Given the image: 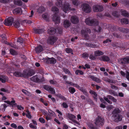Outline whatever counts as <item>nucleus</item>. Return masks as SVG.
<instances>
[{"mask_svg":"<svg viewBox=\"0 0 129 129\" xmlns=\"http://www.w3.org/2000/svg\"><path fill=\"white\" fill-rule=\"evenodd\" d=\"M52 11L54 12V16L53 17L52 20L55 22L56 24H58L60 23V18L58 16L59 12L58 9L55 7H53L51 9Z\"/></svg>","mask_w":129,"mask_h":129,"instance_id":"nucleus-1","label":"nucleus"},{"mask_svg":"<svg viewBox=\"0 0 129 129\" xmlns=\"http://www.w3.org/2000/svg\"><path fill=\"white\" fill-rule=\"evenodd\" d=\"M91 31V30L89 28H86L85 29L82 30L81 31V34L86 40H88L89 38V34H90Z\"/></svg>","mask_w":129,"mask_h":129,"instance_id":"nucleus-2","label":"nucleus"},{"mask_svg":"<svg viewBox=\"0 0 129 129\" xmlns=\"http://www.w3.org/2000/svg\"><path fill=\"white\" fill-rule=\"evenodd\" d=\"M86 24L89 25L96 26L99 24V22L96 20L93 19H90L89 18H87L85 20Z\"/></svg>","mask_w":129,"mask_h":129,"instance_id":"nucleus-3","label":"nucleus"},{"mask_svg":"<svg viewBox=\"0 0 129 129\" xmlns=\"http://www.w3.org/2000/svg\"><path fill=\"white\" fill-rule=\"evenodd\" d=\"M66 117L75 123L74 124L75 125H76V124L80 125V123L74 119L76 118V116L74 115L71 113H68L67 114Z\"/></svg>","mask_w":129,"mask_h":129,"instance_id":"nucleus-4","label":"nucleus"},{"mask_svg":"<svg viewBox=\"0 0 129 129\" xmlns=\"http://www.w3.org/2000/svg\"><path fill=\"white\" fill-rule=\"evenodd\" d=\"M104 119L102 117L98 116L96 119L95 123L96 125L103 126L104 124Z\"/></svg>","mask_w":129,"mask_h":129,"instance_id":"nucleus-5","label":"nucleus"},{"mask_svg":"<svg viewBox=\"0 0 129 129\" xmlns=\"http://www.w3.org/2000/svg\"><path fill=\"white\" fill-rule=\"evenodd\" d=\"M82 10L86 13H88L91 12V8L88 4L84 3L82 4Z\"/></svg>","mask_w":129,"mask_h":129,"instance_id":"nucleus-6","label":"nucleus"},{"mask_svg":"<svg viewBox=\"0 0 129 129\" xmlns=\"http://www.w3.org/2000/svg\"><path fill=\"white\" fill-rule=\"evenodd\" d=\"M118 60L119 63L122 64L129 63V57L120 58Z\"/></svg>","mask_w":129,"mask_h":129,"instance_id":"nucleus-7","label":"nucleus"},{"mask_svg":"<svg viewBox=\"0 0 129 129\" xmlns=\"http://www.w3.org/2000/svg\"><path fill=\"white\" fill-rule=\"evenodd\" d=\"M43 88L45 89L51 93L54 94L55 93V91L54 89L48 85H44Z\"/></svg>","mask_w":129,"mask_h":129,"instance_id":"nucleus-8","label":"nucleus"},{"mask_svg":"<svg viewBox=\"0 0 129 129\" xmlns=\"http://www.w3.org/2000/svg\"><path fill=\"white\" fill-rule=\"evenodd\" d=\"M13 21V18L12 17H10L8 18L7 19H5L4 23L5 25L9 26L11 25Z\"/></svg>","mask_w":129,"mask_h":129,"instance_id":"nucleus-9","label":"nucleus"},{"mask_svg":"<svg viewBox=\"0 0 129 129\" xmlns=\"http://www.w3.org/2000/svg\"><path fill=\"white\" fill-rule=\"evenodd\" d=\"M93 11L94 12H101L103 10V7L102 6L96 5L93 7Z\"/></svg>","mask_w":129,"mask_h":129,"instance_id":"nucleus-10","label":"nucleus"},{"mask_svg":"<svg viewBox=\"0 0 129 129\" xmlns=\"http://www.w3.org/2000/svg\"><path fill=\"white\" fill-rule=\"evenodd\" d=\"M57 40V38L55 37H50L47 40V43L49 44H53Z\"/></svg>","mask_w":129,"mask_h":129,"instance_id":"nucleus-11","label":"nucleus"},{"mask_svg":"<svg viewBox=\"0 0 129 129\" xmlns=\"http://www.w3.org/2000/svg\"><path fill=\"white\" fill-rule=\"evenodd\" d=\"M112 116L114 117V121L116 122H118L122 120V116L120 114L112 115Z\"/></svg>","mask_w":129,"mask_h":129,"instance_id":"nucleus-12","label":"nucleus"},{"mask_svg":"<svg viewBox=\"0 0 129 129\" xmlns=\"http://www.w3.org/2000/svg\"><path fill=\"white\" fill-rule=\"evenodd\" d=\"M34 33L38 34H40L43 33L44 31L43 28H40V27L35 28H34Z\"/></svg>","mask_w":129,"mask_h":129,"instance_id":"nucleus-13","label":"nucleus"},{"mask_svg":"<svg viewBox=\"0 0 129 129\" xmlns=\"http://www.w3.org/2000/svg\"><path fill=\"white\" fill-rule=\"evenodd\" d=\"M71 20L72 23L74 24H76L79 22V20L76 16H73L71 17Z\"/></svg>","mask_w":129,"mask_h":129,"instance_id":"nucleus-14","label":"nucleus"},{"mask_svg":"<svg viewBox=\"0 0 129 129\" xmlns=\"http://www.w3.org/2000/svg\"><path fill=\"white\" fill-rule=\"evenodd\" d=\"M89 93L91 94H93L94 95L93 96L94 100L96 102L97 101L98 94L96 92L94 91L90 90L89 92Z\"/></svg>","mask_w":129,"mask_h":129,"instance_id":"nucleus-15","label":"nucleus"},{"mask_svg":"<svg viewBox=\"0 0 129 129\" xmlns=\"http://www.w3.org/2000/svg\"><path fill=\"white\" fill-rule=\"evenodd\" d=\"M43 50V48L41 45H39L36 47L35 50L37 53H40Z\"/></svg>","mask_w":129,"mask_h":129,"instance_id":"nucleus-16","label":"nucleus"},{"mask_svg":"<svg viewBox=\"0 0 129 129\" xmlns=\"http://www.w3.org/2000/svg\"><path fill=\"white\" fill-rule=\"evenodd\" d=\"M56 30L55 28L52 27L48 30V34L50 35H53L56 32Z\"/></svg>","mask_w":129,"mask_h":129,"instance_id":"nucleus-17","label":"nucleus"},{"mask_svg":"<svg viewBox=\"0 0 129 129\" xmlns=\"http://www.w3.org/2000/svg\"><path fill=\"white\" fill-rule=\"evenodd\" d=\"M121 111L118 108H115L112 112V113L113 115H114L117 114H120L121 112Z\"/></svg>","mask_w":129,"mask_h":129,"instance_id":"nucleus-18","label":"nucleus"},{"mask_svg":"<svg viewBox=\"0 0 129 129\" xmlns=\"http://www.w3.org/2000/svg\"><path fill=\"white\" fill-rule=\"evenodd\" d=\"M70 10V6L69 4L67 3L64 5L63 8V10L64 12L67 13V11H69Z\"/></svg>","mask_w":129,"mask_h":129,"instance_id":"nucleus-19","label":"nucleus"},{"mask_svg":"<svg viewBox=\"0 0 129 129\" xmlns=\"http://www.w3.org/2000/svg\"><path fill=\"white\" fill-rule=\"evenodd\" d=\"M71 25V23L68 20H65L63 22V25L66 28H67L70 27Z\"/></svg>","mask_w":129,"mask_h":129,"instance_id":"nucleus-20","label":"nucleus"},{"mask_svg":"<svg viewBox=\"0 0 129 129\" xmlns=\"http://www.w3.org/2000/svg\"><path fill=\"white\" fill-rule=\"evenodd\" d=\"M118 29L120 31L124 33H127L129 32V29L127 28H124L122 27H119L118 28Z\"/></svg>","mask_w":129,"mask_h":129,"instance_id":"nucleus-21","label":"nucleus"},{"mask_svg":"<svg viewBox=\"0 0 129 129\" xmlns=\"http://www.w3.org/2000/svg\"><path fill=\"white\" fill-rule=\"evenodd\" d=\"M100 59L104 61H108L110 60V58L108 56L104 55L100 57Z\"/></svg>","mask_w":129,"mask_h":129,"instance_id":"nucleus-22","label":"nucleus"},{"mask_svg":"<svg viewBox=\"0 0 129 129\" xmlns=\"http://www.w3.org/2000/svg\"><path fill=\"white\" fill-rule=\"evenodd\" d=\"M47 61L49 63L52 64H54L56 62V60L53 58H48Z\"/></svg>","mask_w":129,"mask_h":129,"instance_id":"nucleus-23","label":"nucleus"},{"mask_svg":"<svg viewBox=\"0 0 129 129\" xmlns=\"http://www.w3.org/2000/svg\"><path fill=\"white\" fill-rule=\"evenodd\" d=\"M120 12L122 15L127 17H129V14L126 11L121 9L120 10Z\"/></svg>","mask_w":129,"mask_h":129,"instance_id":"nucleus-24","label":"nucleus"},{"mask_svg":"<svg viewBox=\"0 0 129 129\" xmlns=\"http://www.w3.org/2000/svg\"><path fill=\"white\" fill-rule=\"evenodd\" d=\"M35 71L33 69L29 70L27 71V77H30L35 74Z\"/></svg>","mask_w":129,"mask_h":129,"instance_id":"nucleus-25","label":"nucleus"},{"mask_svg":"<svg viewBox=\"0 0 129 129\" xmlns=\"http://www.w3.org/2000/svg\"><path fill=\"white\" fill-rule=\"evenodd\" d=\"M94 53L96 56H99L103 55L104 53L101 51L98 50L95 51Z\"/></svg>","mask_w":129,"mask_h":129,"instance_id":"nucleus-26","label":"nucleus"},{"mask_svg":"<svg viewBox=\"0 0 129 129\" xmlns=\"http://www.w3.org/2000/svg\"><path fill=\"white\" fill-rule=\"evenodd\" d=\"M30 79L35 82H38L39 80V79L38 78L37 75L34 76L30 78Z\"/></svg>","mask_w":129,"mask_h":129,"instance_id":"nucleus-27","label":"nucleus"},{"mask_svg":"<svg viewBox=\"0 0 129 129\" xmlns=\"http://www.w3.org/2000/svg\"><path fill=\"white\" fill-rule=\"evenodd\" d=\"M13 75L14 76L17 77H22L21 73L20 72L15 71L13 73Z\"/></svg>","mask_w":129,"mask_h":129,"instance_id":"nucleus-28","label":"nucleus"},{"mask_svg":"<svg viewBox=\"0 0 129 129\" xmlns=\"http://www.w3.org/2000/svg\"><path fill=\"white\" fill-rule=\"evenodd\" d=\"M21 10V8H18L14 10H13V12L15 14H17L19 13Z\"/></svg>","mask_w":129,"mask_h":129,"instance_id":"nucleus-29","label":"nucleus"},{"mask_svg":"<svg viewBox=\"0 0 129 129\" xmlns=\"http://www.w3.org/2000/svg\"><path fill=\"white\" fill-rule=\"evenodd\" d=\"M121 22L122 24H127L128 23V20L127 19L123 18L121 20Z\"/></svg>","mask_w":129,"mask_h":129,"instance_id":"nucleus-30","label":"nucleus"},{"mask_svg":"<svg viewBox=\"0 0 129 129\" xmlns=\"http://www.w3.org/2000/svg\"><path fill=\"white\" fill-rule=\"evenodd\" d=\"M61 100H63L64 101H66L67 100V99L62 95L61 94L58 93L56 95Z\"/></svg>","mask_w":129,"mask_h":129,"instance_id":"nucleus-31","label":"nucleus"},{"mask_svg":"<svg viewBox=\"0 0 129 129\" xmlns=\"http://www.w3.org/2000/svg\"><path fill=\"white\" fill-rule=\"evenodd\" d=\"M68 90L69 92L72 94L74 93L76 91L75 89L72 87H70L68 88Z\"/></svg>","mask_w":129,"mask_h":129,"instance_id":"nucleus-32","label":"nucleus"},{"mask_svg":"<svg viewBox=\"0 0 129 129\" xmlns=\"http://www.w3.org/2000/svg\"><path fill=\"white\" fill-rule=\"evenodd\" d=\"M12 99L13 100H12L11 101H14V102L12 103H11L10 105V107H12L13 108H14L17 107V105H18L17 104V103H15V101L14 100V99L13 98H12Z\"/></svg>","mask_w":129,"mask_h":129,"instance_id":"nucleus-33","label":"nucleus"},{"mask_svg":"<svg viewBox=\"0 0 129 129\" xmlns=\"http://www.w3.org/2000/svg\"><path fill=\"white\" fill-rule=\"evenodd\" d=\"M62 69L63 72L66 74H68L69 75H71V74L70 71L67 68L63 67Z\"/></svg>","mask_w":129,"mask_h":129,"instance_id":"nucleus-34","label":"nucleus"},{"mask_svg":"<svg viewBox=\"0 0 129 129\" xmlns=\"http://www.w3.org/2000/svg\"><path fill=\"white\" fill-rule=\"evenodd\" d=\"M109 99L111 100L114 102H116L117 101V100L113 96L111 95H108L107 96Z\"/></svg>","mask_w":129,"mask_h":129,"instance_id":"nucleus-35","label":"nucleus"},{"mask_svg":"<svg viewBox=\"0 0 129 129\" xmlns=\"http://www.w3.org/2000/svg\"><path fill=\"white\" fill-rule=\"evenodd\" d=\"M22 77H27V72L26 70H24L23 71V73H21Z\"/></svg>","mask_w":129,"mask_h":129,"instance_id":"nucleus-36","label":"nucleus"},{"mask_svg":"<svg viewBox=\"0 0 129 129\" xmlns=\"http://www.w3.org/2000/svg\"><path fill=\"white\" fill-rule=\"evenodd\" d=\"M75 73L76 75H82L84 74V72L82 71L78 70H76L75 71Z\"/></svg>","mask_w":129,"mask_h":129,"instance_id":"nucleus-37","label":"nucleus"},{"mask_svg":"<svg viewBox=\"0 0 129 129\" xmlns=\"http://www.w3.org/2000/svg\"><path fill=\"white\" fill-rule=\"evenodd\" d=\"M45 10V8L43 6H41L38 10V12L40 13H42Z\"/></svg>","mask_w":129,"mask_h":129,"instance_id":"nucleus-38","label":"nucleus"},{"mask_svg":"<svg viewBox=\"0 0 129 129\" xmlns=\"http://www.w3.org/2000/svg\"><path fill=\"white\" fill-rule=\"evenodd\" d=\"M10 52L11 54L13 55H16L18 54L17 53L12 49H10Z\"/></svg>","mask_w":129,"mask_h":129,"instance_id":"nucleus-39","label":"nucleus"},{"mask_svg":"<svg viewBox=\"0 0 129 129\" xmlns=\"http://www.w3.org/2000/svg\"><path fill=\"white\" fill-rule=\"evenodd\" d=\"M85 45L90 47L95 48V45L90 43H86L84 44Z\"/></svg>","mask_w":129,"mask_h":129,"instance_id":"nucleus-40","label":"nucleus"},{"mask_svg":"<svg viewBox=\"0 0 129 129\" xmlns=\"http://www.w3.org/2000/svg\"><path fill=\"white\" fill-rule=\"evenodd\" d=\"M109 92L110 94L113 95L114 96H117L116 93L114 91L111 89L109 90Z\"/></svg>","mask_w":129,"mask_h":129,"instance_id":"nucleus-41","label":"nucleus"},{"mask_svg":"<svg viewBox=\"0 0 129 129\" xmlns=\"http://www.w3.org/2000/svg\"><path fill=\"white\" fill-rule=\"evenodd\" d=\"M89 56V54L87 53L84 52L82 55V57L85 59H87Z\"/></svg>","mask_w":129,"mask_h":129,"instance_id":"nucleus-42","label":"nucleus"},{"mask_svg":"<svg viewBox=\"0 0 129 129\" xmlns=\"http://www.w3.org/2000/svg\"><path fill=\"white\" fill-rule=\"evenodd\" d=\"M94 29V30L98 33H100L101 31L102 30L101 27L99 26H97Z\"/></svg>","mask_w":129,"mask_h":129,"instance_id":"nucleus-43","label":"nucleus"},{"mask_svg":"<svg viewBox=\"0 0 129 129\" xmlns=\"http://www.w3.org/2000/svg\"><path fill=\"white\" fill-rule=\"evenodd\" d=\"M65 50L67 53H71L72 54H73V50L71 49L67 48H66Z\"/></svg>","mask_w":129,"mask_h":129,"instance_id":"nucleus-44","label":"nucleus"},{"mask_svg":"<svg viewBox=\"0 0 129 129\" xmlns=\"http://www.w3.org/2000/svg\"><path fill=\"white\" fill-rule=\"evenodd\" d=\"M62 3V1L61 0H58L57 2L56 3V5L58 7H60L61 6Z\"/></svg>","mask_w":129,"mask_h":129,"instance_id":"nucleus-45","label":"nucleus"},{"mask_svg":"<svg viewBox=\"0 0 129 129\" xmlns=\"http://www.w3.org/2000/svg\"><path fill=\"white\" fill-rule=\"evenodd\" d=\"M49 82L50 84L53 85L54 86H56V85L57 84V81H54V80H50Z\"/></svg>","mask_w":129,"mask_h":129,"instance_id":"nucleus-46","label":"nucleus"},{"mask_svg":"<svg viewBox=\"0 0 129 129\" xmlns=\"http://www.w3.org/2000/svg\"><path fill=\"white\" fill-rule=\"evenodd\" d=\"M26 112L27 113V114H26V116L28 118L30 119L31 118V113L29 111L27 110L26 111Z\"/></svg>","mask_w":129,"mask_h":129,"instance_id":"nucleus-47","label":"nucleus"},{"mask_svg":"<svg viewBox=\"0 0 129 129\" xmlns=\"http://www.w3.org/2000/svg\"><path fill=\"white\" fill-rule=\"evenodd\" d=\"M22 91L25 94L29 96L30 95V93L26 90L22 89Z\"/></svg>","mask_w":129,"mask_h":129,"instance_id":"nucleus-48","label":"nucleus"},{"mask_svg":"<svg viewBox=\"0 0 129 129\" xmlns=\"http://www.w3.org/2000/svg\"><path fill=\"white\" fill-rule=\"evenodd\" d=\"M14 3L15 5H17L19 6H21L22 5V2L20 1H14Z\"/></svg>","mask_w":129,"mask_h":129,"instance_id":"nucleus-49","label":"nucleus"},{"mask_svg":"<svg viewBox=\"0 0 129 129\" xmlns=\"http://www.w3.org/2000/svg\"><path fill=\"white\" fill-rule=\"evenodd\" d=\"M14 24L15 27L17 28L20 26V23L18 21H17L14 22Z\"/></svg>","mask_w":129,"mask_h":129,"instance_id":"nucleus-50","label":"nucleus"},{"mask_svg":"<svg viewBox=\"0 0 129 129\" xmlns=\"http://www.w3.org/2000/svg\"><path fill=\"white\" fill-rule=\"evenodd\" d=\"M40 101L43 103L45 106H47L48 105V104L46 102V101L44 100V99L42 98L40 99Z\"/></svg>","mask_w":129,"mask_h":129,"instance_id":"nucleus-51","label":"nucleus"},{"mask_svg":"<svg viewBox=\"0 0 129 129\" xmlns=\"http://www.w3.org/2000/svg\"><path fill=\"white\" fill-rule=\"evenodd\" d=\"M23 39L21 37L17 39V42H19L20 43H23Z\"/></svg>","mask_w":129,"mask_h":129,"instance_id":"nucleus-52","label":"nucleus"},{"mask_svg":"<svg viewBox=\"0 0 129 129\" xmlns=\"http://www.w3.org/2000/svg\"><path fill=\"white\" fill-rule=\"evenodd\" d=\"M112 15L114 17H118L119 16L118 13L117 11H114L113 12Z\"/></svg>","mask_w":129,"mask_h":129,"instance_id":"nucleus-53","label":"nucleus"},{"mask_svg":"<svg viewBox=\"0 0 129 129\" xmlns=\"http://www.w3.org/2000/svg\"><path fill=\"white\" fill-rule=\"evenodd\" d=\"M72 3L74 5L77 6L78 5V3L76 0H73Z\"/></svg>","mask_w":129,"mask_h":129,"instance_id":"nucleus-54","label":"nucleus"},{"mask_svg":"<svg viewBox=\"0 0 129 129\" xmlns=\"http://www.w3.org/2000/svg\"><path fill=\"white\" fill-rule=\"evenodd\" d=\"M40 111L42 112L44 115H47L48 113L47 111H45L43 109H41Z\"/></svg>","mask_w":129,"mask_h":129,"instance_id":"nucleus-55","label":"nucleus"},{"mask_svg":"<svg viewBox=\"0 0 129 129\" xmlns=\"http://www.w3.org/2000/svg\"><path fill=\"white\" fill-rule=\"evenodd\" d=\"M8 45L14 48L15 49H17L18 48V47L17 46L14 45L12 43H9Z\"/></svg>","mask_w":129,"mask_h":129,"instance_id":"nucleus-56","label":"nucleus"},{"mask_svg":"<svg viewBox=\"0 0 129 129\" xmlns=\"http://www.w3.org/2000/svg\"><path fill=\"white\" fill-rule=\"evenodd\" d=\"M108 97H104V99L105 101L109 104H111L112 103L108 99Z\"/></svg>","mask_w":129,"mask_h":129,"instance_id":"nucleus-57","label":"nucleus"},{"mask_svg":"<svg viewBox=\"0 0 129 129\" xmlns=\"http://www.w3.org/2000/svg\"><path fill=\"white\" fill-rule=\"evenodd\" d=\"M40 122L42 123H44L45 122V120L42 117H40L39 119Z\"/></svg>","mask_w":129,"mask_h":129,"instance_id":"nucleus-58","label":"nucleus"},{"mask_svg":"<svg viewBox=\"0 0 129 129\" xmlns=\"http://www.w3.org/2000/svg\"><path fill=\"white\" fill-rule=\"evenodd\" d=\"M89 58L90 59L92 60H94L96 59L95 57L92 54L90 55Z\"/></svg>","mask_w":129,"mask_h":129,"instance_id":"nucleus-59","label":"nucleus"},{"mask_svg":"<svg viewBox=\"0 0 129 129\" xmlns=\"http://www.w3.org/2000/svg\"><path fill=\"white\" fill-rule=\"evenodd\" d=\"M17 108L18 109L20 110H21L22 109V110H23L24 109V108L21 105H17Z\"/></svg>","mask_w":129,"mask_h":129,"instance_id":"nucleus-60","label":"nucleus"},{"mask_svg":"<svg viewBox=\"0 0 129 129\" xmlns=\"http://www.w3.org/2000/svg\"><path fill=\"white\" fill-rule=\"evenodd\" d=\"M62 106L63 108H68V107L67 103L65 102H63L62 103Z\"/></svg>","mask_w":129,"mask_h":129,"instance_id":"nucleus-61","label":"nucleus"},{"mask_svg":"<svg viewBox=\"0 0 129 129\" xmlns=\"http://www.w3.org/2000/svg\"><path fill=\"white\" fill-rule=\"evenodd\" d=\"M87 97H88L89 96V94L87 92V90L85 89V90L82 92Z\"/></svg>","mask_w":129,"mask_h":129,"instance_id":"nucleus-62","label":"nucleus"},{"mask_svg":"<svg viewBox=\"0 0 129 129\" xmlns=\"http://www.w3.org/2000/svg\"><path fill=\"white\" fill-rule=\"evenodd\" d=\"M57 30L58 31V33L59 34H61L62 33V30L61 28H57Z\"/></svg>","mask_w":129,"mask_h":129,"instance_id":"nucleus-63","label":"nucleus"},{"mask_svg":"<svg viewBox=\"0 0 129 129\" xmlns=\"http://www.w3.org/2000/svg\"><path fill=\"white\" fill-rule=\"evenodd\" d=\"M111 40H110L109 39H107L103 41V43L104 44L107 43L109 42H111Z\"/></svg>","mask_w":129,"mask_h":129,"instance_id":"nucleus-64","label":"nucleus"}]
</instances>
